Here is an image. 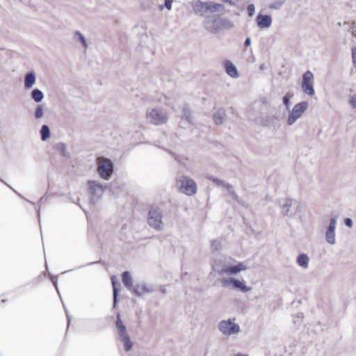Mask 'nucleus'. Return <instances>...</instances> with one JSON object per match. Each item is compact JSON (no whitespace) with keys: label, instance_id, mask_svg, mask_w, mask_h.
<instances>
[{"label":"nucleus","instance_id":"11","mask_svg":"<svg viewBox=\"0 0 356 356\" xmlns=\"http://www.w3.org/2000/svg\"><path fill=\"white\" fill-rule=\"evenodd\" d=\"M301 86L302 91L305 93L310 96L314 95L315 90L314 88V74L311 71L307 70L302 74Z\"/></svg>","mask_w":356,"mask_h":356},{"label":"nucleus","instance_id":"40","mask_svg":"<svg viewBox=\"0 0 356 356\" xmlns=\"http://www.w3.org/2000/svg\"><path fill=\"white\" fill-rule=\"evenodd\" d=\"M344 224H345L346 226H347L348 227L350 228L353 225V222L351 218H346L344 219Z\"/></svg>","mask_w":356,"mask_h":356},{"label":"nucleus","instance_id":"37","mask_svg":"<svg viewBox=\"0 0 356 356\" xmlns=\"http://www.w3.org/2000/svg\"><path fill=\"white\" fill-rule=\"evenodd\" d=\"M349 103L353 108H356V93L350 96Z\"/></svg>","mask_w":356,"mask_h":356},{"label":"nucleus","instance_id":"50","mask_svg":"<svg viewBox=\"0 0 356 356\" xmlns=\"http://www.w3.org/2000/svg\"><path fill=\"white\" fill-rule=\"evenodd\" d=\"M301 314V316H298V318H300V317L302 318V314Z\"/></svg>","mask_w":356,"mask_h":356},{"label":"nucleus","instance_id":"39","mask_svg":"<svg viewBox=\"0 0 356 356\" xmlns=\"http://www.w3.org/2000/svg\"><path fill=\"white\" fill-rule=\"evenodd\" d=\"M352 58L353 66L356 68V47L352 49Z\"/></svg>","mask_w":356,"mask_h":356},{"label":"nucleus","instance_id":"24","mask_svg":"<svg viewBox=\"0 0 356 356\" xmlns=\"http://www.w3.org/2000/svg\"><path fill=\"white\" fill-rule=\"evenodd\" d=\"M219 26H220V32L225 29H230L234 26V24L232 21L227 18L221 17L220 16L219 20Z\"/></svg>","mask_w":356,"mask_h":356},{"label":"nucleus","instance_id":"14","mask_svg":"<svg viewBox=\"0 0 356 356\" xmlns=\"http://www.w3.org/2000/svg\"><path fill=\"white\" fill-rule=\"evenodd\" d=\"M154 290V287L152 285L139 284L134 285L133 288L129 291L135 296L140 297L146 293L153 292Z\"/></svg>","mask_w":356,"mask_h":356},{"label":"nucleus","instance_id":"43","mask_svg":"<svg viewBox=\"0 0 356 356\" xmlns=\"http://www.w3.org/2000/svg\"><path fill=\"white\" fill-rule=\"evenodd\" d=\"M225 2L229 3L232 6H236V3L234 0H224Z\"/></svg>","mask_w":356,"mask_h":356},{"label":"nucleus","instance_id":"28","mask_svg":"<svg viewBox=\"0 0 356 356\" xmlns=\"http://www.w3.org/2000/svg\"><path fill=\"white\" fill-rule=\"evenodd\" d=\"M56 149L65 158H70V154L66 149V145L63 143H58L56 145Z\"/></svg>","mask_w":356,"mask_h":356},{"label":"nucleus","instance_id":"32","mask_svg":"<svg viewBox=\"0 0 356 356\" xmlns=\"http://www.w3.org/2000/svg\"><path fill=\"white\" fill-rule=\"evenodd\" d=\"M77 36L78 37V40L81 42V44H83V46L86 48L88 47V44H87V42H86V40L84 37V35L79 31H76L74 33V37Z\"/></svg>","mask_w":356,"mask_h":356},{"label":"nucleus","instance_id":"6","mask_svg":"<svg viewBox=\"0 0 356 356\" xmlns=\"http://www.w3.org/2000/svg\"><path fill=\"white\" fill-rule=\"evenodd\" d=\"M97 172L101 178L108 180L113 172V164L110 159L99 158Z\"/></svg>","mask_w":356,"mask_h":356},{"label":"nucleus","instance_id":"4","mask_svg":"<svg viewBox=\"0 0 356 356\" xmlns=\"http://www.w3.org/2000/svg\"><path fill=\"white\" fill-rule=\"evenodd\" d=\"M177 184L180 192L191 196L197 193V184L189 177L180 175L177 178Z\"/></svg>","mask_w":356,"mask_h":356},{"label":"nucleus","instance_id":"23","mask_svg":"<svg viewBox=\"0 0 356 356\" xmlns=\"http://www.w3.org/2000/svg\"><path fill=\"white\" fill-rule=\"evenodd\" d=\"M225 116V111L223 108H220L213 114V119L216 124H222Z\"/></svg>","mask_w":356,"mask_h":356},{"label":"nucleus","instance_id":"38","mask_svg":"<svg viewBox=\"0 0 356 356\" xmlns=\"http://www.w3.org/2000/svg\"><path fill=\"white\" fill-rule=\"evenodd\" d=\"M220 242L218 240H214L211 243V247L213 250L217 251L220 248Z\"/></svg>","mask_w":356,"mask_h":356},{"label":"nucleus","instance_id":"16","mask_svg":"<svg viewBox=\"0 0 356 356\" xmlns=\"http://www.w3.org/2000/svg\"><path fill=\"white\" fill-rule=\"evenodd\" d=\"M256 22L260 29H267L271 26L272 17L268 15L259 13L256 17Z\"/></svg>","mask_w":356,"mask_h":356},{"label":"nucleus","instance_id":"9","mask_svg":"<svg viewBox=\"0 0 356 356\" xmlns=\"http://www.w3.org/2000/svg\"><path fill=\"white\" fill-rule=\"evenodd\" d=\"M219 20L220 15H210L205 17L202 22V26L211 33H218L220 32Z\"/></svg>","mask_w":356,"mask_h":356},{"label":"nucleus","instance_id":"20","mask_svg":"<svg viewBox=\"0 0 356 356\" xmlns=\"http://www.w3.org/2000/svg\"><path fill=\"white\" fill-rule=\"evenodd\" d=\"M309 257L305 253L298 254L296 259L298 265L304 269H307L309 266Z\"/></svg>","mask_w":356,"mask_h":356},{"label":"nucleus","instance_id":"45","mask_svg":"<svg viewBox=\"0 0 356 356\" xmlns=\"http://www.w3.org/2000/svg\"><path fill=\"white\" fill-rule=\"evenodd\" d=\"M266 68H267V67L264 63L260 65V66H259V70H266Z\"/></svg>","mask_w":356,"mask_h":356},{"label":"nucleus","instance_id":"47","mask_svg":"<svg viewBox=\"0 0 356 356\" xmlns=\"http://www.w3.org/2000/svg\"><path fill=\"white\" fill-rule=\"evenodd\" d=\"M236 356H248L247 355H243L241 353H238Z\"/></svg>","mask_w":356,"mask_h":356},{"label":"nucleus","instance_id":"30","mask_svg":"<svg viewBox=\"0 0 356 356\" xmlns=\"http://www.w3.org/2000/svg\"><path fill=\"white\" fill-rule=\"evenodd\" d=\"M343 26H346L348 31H350L352 35L354 37H356V23L355 22H351L349 23L348 22H345L343 23Z\"/></svg>","mask_w":356,"mask_h":356},{"label":"nucleus","instance_id":"33","mask_svg":"<svg viewBox=\"0 0 356 356\" xmlns=\"http://www.w3.org/2000/svg\"><path fill=\"white\" fill-rule=\"evenodd\" d=\"M44 115L43 106L42 105H38L35 111V118L40 119Z\"/></svg>","mask_w":356,"mask_h":356},{"label":"nucleus","instance_id":"42","mask_svg":"<svg viewBox=\"0 0 356 356\" xmlns=\"http://www.w3.org/2000/svg\"><path fill=\"white\" fill-rule=\"evenodd\" d=\"M250 44H251V38H250V37H248V38L245 39V42H244V46H245V47H249Z\"/></svg>","mask_w":356,"mask_h":356},{"label":"nucleus","instance_id":"51","mask_svg":"<svg viewBox=\"0 0 356 356\" xmlns=\"http://www.w3.org/2000/svg\"><path fill=\"white\" fill-rule=\"evenodd\" d=\"M0 181H1L2 182H4L3 180H1V179H0Z\"/></svg>","mask_w":356,"mask_h":356},{"label":"nucleus","instance_id":"26","mask_svg":"<svg viewBox=\"0 0 356 356\" xmlns=\"http://www.w3.org/2000/svg\"><path fill=\"white\" fill-rule=\"evenodd\" d=\"M185 118L189 124L193 123V118L192 112L188 105H185L183 108V116L182 118Z\"/></svg>","mask_w":356,"mask_h":356},{"label":"nucleus","instance_id":"21","mask_svg":"<svg viewBox=\"0 0 356 356\" xmlns=\"http://www.w3.org/2000/svg\"><path fill=\"white\" fill-rule=\"evenodd\" d=\"M111 282L113 289V307H115L118 302V296L121 286L119 282L115 280L114 276L111 277Z\"/></svg>","mask_w":356,"mask_h":356},{"label":"nucleus","instance_id":"17","mask_svg":"<svg viewBox=\"0 0 356 356\" xmlns=\"http://www.w3.org/2000/svg\"><path fill=\"white\" fill-rule=\"evenodd\" d=\"M88 184L91 194L93 195V197L98 199L104 192L103 186L98 184L95 181H88Z\"/></svg>","mask_w":356,"mask_h":356},{"label":"nucleus","instance_id":"1","mask_svg":"<svg viewBox=\"0 0 356 356\" xmlns=\"http://www.w3.org/2000/svg\"><path fill=\"white\" fill-rule=\"evenodd\" d=\"M191 7L195 15L200 17H207L208 13H225V6L222 3L208 1L203 2L200 0H194L191 2Z\"/></svg>","mask_w":356,"mask_h":356},{"label":"nucleus","instance_id":"22","mask_svg":"<svg viewBox=\"0 0 356 356\" xmlns=\"http://www.w3.org/2000/svg\"><path fill=\"white\" fill-rule=\"evenodd\" d=\"M122 280L125 287L130 291L133 286L132 278L129 271H124L122 275Z\"/></svg>","mask_w":356,"mask_h":356},{"label":"nucleus","instance_id":"44","mask_svg":"<svg viewBox=\"0 0 356 356\" xmlns=\"http://www.w3.org/2000/svg\"><path fill=\"white\" fill-rule=\"evenodd\" d=\"M51 281H52L54 286L56 287V289L58 290V288H57V278H52Z\"/></svg>","mask_w":356,"mask_h":356},{"label":"nucleus","instance_id":"10","mask_svg":"<svg viewBox=\"0 0 356 356\" xmlns=\"http://www.w3.org/2000/svg\"><path fill=\"white\" fill-rule=\"evenodd\" d=\"M222 284L224 287H230L233 289L240 291L243 293L250 291L252 288L246 286L243 282L234 277L222 278L221 280Z\"/></svg>","mask_w":356,"mask_h":356},{"label":"nucleus","instance_id":"3","mask_svg":"<svg viewBox=\"0 0 356 356\" xmlns=\"http://www.w3.org/2000/svg\"><path fill=\"white\" fill-rule=\"evenodd\" d=\"M115 327L118 339L123 343L124 350L129 352L132 348L133 342L130 339L127 327L124 325L119 313L116 316Z\"/></svg>","mask_w":356,"mask_h":356},{"label":"nucleus","instance_id":"46","mask_svg":"<svg viewBox=\"0 0 356 356\" xmlns=\"http://www.w3.org/2000/svg\"><path fill=\"white\" fill-rule=\"evenodd\" d=\"M66 314H67V321H68V323H70V316H69V314H68L67 312H66Z\"/></svg>","mask_w":356,"mask_h":356},{"label":"nucleus","instance_id":"7","mask_svg":"<svg viewBox=\"0 0 356 356\" xmlns=\"http://www.w3.org/2000/svg\"><path fill=\"white\" fill-rule=\"evenodd\" d=\"M148 225L156 230L163 229L162 211L159 208H151L148 212Z\"/></svg>","mask_w":356,"mask_h":356},{"label":"nucleus","instance_id":"41","mask_svg":"<svg viewBox=\"0 0 356 356\" xmlns=\"http://www.w3.org/2000/svg\"><path fill=\"white\" fill-rule=\"evenodd\" d=\"M172 0H165L164 6L170 10L172 8Z\"/></svg>","mask_w":356,"mask_h":356},{"label":"nucleus","instance_id":"8","mask_svg":"<svg viewBox=\"0 0 356 356\" xmlns=\"http://www.w3.org/2000/svg\"><path fill=\"white\" fill-rule=\"evenodd\" d=\"M307 102H302L300 103L296 104L289 113L287 124H293L296 122V120L302 116V115L307 109Z\"/></svg>","mask_w":356,"mask_h":356},{"label":"nucleus","instance_id":"2","mask_svg":"<svg viewBox=\"0 0 356 356\" xmlns=\"http://www.w3.org/2000/svg\"><path fill=\"white\" fill-rule=\"evenodd\" d=\"M280 207L282 214L289 218H294L301 212L300 202L293 199L284 198L280 200Z\"/></svg>","mask_w":356,"mask_h":356},{"label":"nucleus","instance_id":"34","mask_svg":"<svg viewBox=\"0 0 356 356\" xmlns=\"http://www.w3.org/2000/svg\"><path fill=\"white\" fill-rule=\"evenodd\" d=\"M224 187H225L227 189L228 192L233 196V197L235 200H238V197L236 195V193H235L234 188L231 184L226 183L225 184Z\"/></svg>","mask_w":356,"mask_h":356},{"label":"nucleus","instance_id":"25","mask_svg":"<svg viewBox=\"0 0 356 356\" xmlns=\"http://www.w3.org/2000/svg\"><path fill=\"white\" fill-rule=\"evenodd\" d=\"M31 97L36 103L41 102L44 99L43 92L38 88L33 89L31 92Z\"/></svg>","mask_w":356,"mask_h":356},{"label":"nucleus","instance_id":"36","mask_svg":"<svg viewBox=\"0 0 356 356\" xmlns=\"http://www.w3.org/2000/svg\"><path fill=\"white\" fill-rule=\"evenodd\" d=\"M247 11L249 17H252L254 14L255 8L254 4H249L247 8Z\"/></svg>","mask_w":356,"mask_h":356},{"label":"nucleus","instance_id":"12","mask_svg":"<svg viewBox=\"0 0 356 356\" xmlns=\"http://www.w3.org/2000/svg\"><path fill=\"white\" fill-rule=\"evenodd\" d=\"M219 330L225 335H232L240 332V327L231 319L222 320L218 324Z\"/></svg>","mask_w":356,"mask_h":356},{"label":"nucleus","instance_id":"48","mask_svg":"<svg viewBox=\"0 0 356 356\" xmlns=\"http://www.w3.org/2000/svg\"><path fill=\"white\" fill-rule=\"evenodd\" d=\"M161 291H162V293H166V290H165V289H163L161 290Z\"/></svg>","mask_w":356,"mask_h":356},{"label":"nucleus","instance_id":"15","mask_svg":"<svg viewBox=\"0 0 356 356\" xmlns=\"http://www.w3.org/2000/svg\"><path fill=\"white\" fill-rule=\"evenodd\" d=\"M247 269V266L243 263L240 262L236 265L229 266L227 267H225L222 269L220 273L223 274L226 273L227 275H236L242 270H245Z\"/></svg>","mask_w":356,"mask_h":356},{"label":"nucleus","instance_id":"18","mask_svg":"<svg viewBox=\"0 0 356 356\" xmlns=\"http://www.w3.org/2000/svg\"><path fill=\"white\" fill-rule=\"evenodd\" d=\"M224 67L226 73L232 78L236 79L239 76L237 68L230 60H225Z\"/></svg>","mask_w":356,"mask_h":356},{"label":"nucleus","instance_id":"29","mask_svg":"<svg viewBox=\"0 0 356 356\" xmlns=\"http://www.w3.org/2000/svg\"><path fill=\"white\" fill-rule=\"evenodd\" d=\"M293 97V92L292 91H289L286 93V95L282 98V103L284 105L286 109H289L291 106L290 100Z\"/></svg>","mask_w":356,"mask_h":356},{"label":"nucleus","instance_id":"35","mask_svg":"<svg viewBox=\"0 0 356 356\" xmlns=\"http://www.w3.org/2000/svg\"><path fill=\"white\" fill-rule=\"evenodd\" d=\"M210 180H211L213 182L216 183L218 186H224L226 184L225 181H222L218 178L211 177H210Z\"/></svg>","mask_w":356,"mask_h":356},{"label":"nucleus","instance_id":"31","mask_svg":"<svg viewBox=\"0 0 356 356\" xmlns=\"http://www.w3.org/2000/svg\"><path fill=\"white\" fill-rule=\"evenodd\" d=\"M284 3V0H280L274 1L268 5V8L270 9L279 10L282 8Z\"/></svg>","mask_w":356,"mask_h":356},{"label":"nucleus","instance_id":"13","mask_svg":"<svg viewBox=\"0 0 356 356\" xmlns=\"http://www.w3.org/2000/svg\"><path fill=\"white\" fill-rule=\"evenodd\" d=\"M337 223V216H334L330 219V223L326 228L325 233V238L326 242L330 245H334L336 243L335 229Z\"/></svg>","mask_w":356,"mask_h":356},{"label":"nucleus","instance_id":"49","mask_svg":"<svg viewBox=\"0 0 356 356\" xmlns=\"http://www.w3.org/2000/svg\"><path fill=\"white\" fill-rule=\"evenodd\" d=\"M337 24L338 26H341V22H338Z\"/></svg>","mask_w":356,"mask_h":356},{"label":"nucleus","instance_id":"19","mask_svg":"<svg viewBox=\"0 0 356 356\" xmlns=\"http://www.w3.org/2000/svg\"><path fill=\"white\" fill-rule=\"evenodd\" d=\"M36 80L35 74L33 72H29L24 76V87L26 89L32 88Z\"/></svg>","mask_w":356,"mask_h":356},{"label":"nucleus","instance_id":"5","mask_svg":"<svg viewBox=\"0 0 356 356\" xmlns=\"http://www.w3.org/2000/svg\"><path fill=\"white\" fill-rule=\"evenodd\" d=\"M147 121L154 125L165 124L168 120V115L166 111L161 108H154L147 111Z\"/></svg>","mask_w":356,"mask_h":356},{"label":"nucleus","instance_id":"27","mask_svg":"<svg viewBox=\"0 0 356 356\" xmlns=\"http://www.w3.org/2000/svg\"><path fill=\"white\" fill-rule=\"evenodd\" d=\"M40 134L41 140L42 141L47 140L50 137L49 127L47 124H43L41 127Z\"/></svg>","mask_w":356,"mask_h":356}]
</instances>
